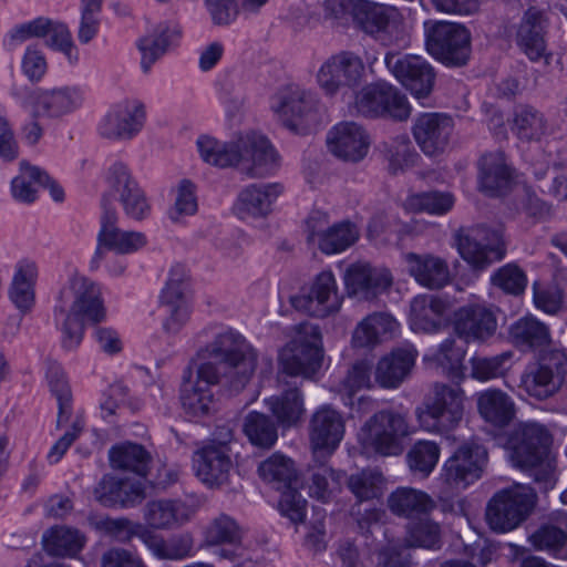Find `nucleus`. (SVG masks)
<instances>
[{"label":"nucleus","mask_w":567,"mask_h":567,"mask_svg":"<svg viewBox=\"0 0 567 567\" xmlns=\"http://www.w3.org/2000/svg\"><path fill=\"white\" fill-rule=\"evenodd\" d=\"M464 401V391L458 385L436 382L423 405L415 409V417L426 431L447 433L461 423Z\"/></svg>","instance_id":"5"},{"label":"nucleus","mask_w":567,"mask_h":567,"mask_svg":"<svg viewBox=\"0 0 567 567\" xmlns=\"http://www.w3.org/2000/svg\"><path fill=\"white\" fill-rule=\"evenodd\" d=\"M512 171L502 151L484 154L478 162V188L488 196H502L512 186Z\"/></svg>","instance_id":"27"},{"label":"nucleus","mask_w":567,"mask_h":567,"mask_svg":"<svg viewBox=\"0 0 567 567\" xmlns=\"http://www.w3.org/2000/svg\"><path fill=\"white\" fill-rule=\"evenodd\" d=\"M82 101L83 97L78 87L63 86L52 90H41L37 94L33 117H61L79 109Z\"/></svg>","instance_id":"31"},{"label":"nucleus","mask_w":567,"mask_h":567,"mask_svg":"<svg viewBox=\"0 0 567 567\" xmlns=\"http://www.w3.org/2000/svg\"><path fill=\"white\" fill-rule=\"evenodd\" d=\"M354 22L367 34L385 47L405 48L409 31L399 12L392 8L369 0H358Z\"/></svg>","instance_id":"11"},{"label":"nucleus","mask_w":567,"mask_h":567,"mask_svg":"<svg viewBox=\"0 0 567 567\" xmlns=\"http://www.w3.org/2000/svg\"><path fill=\"white\" fill-rule=\"evenodd\" d=\"M454 197L449 193L429 192L409 196L404 202L405 209L410 212H425L443 215L452 209Z\"/></svg>","instance_id":"57"},{"label":"nucleus","mask_w":567,"mask_h":567,"mask_svg":"<svg viewBox=\"0 0 567 567\" xmlns=\"http://www.w3.org/2000/svg\"><path fill=\"white\" fill-rule=\"evenodd\" d=\"M382 474L373 470H363L348 480V487L359 502L377 498L381 495Z\"/></svg>","instance_id":"60"},{"label":"nucleus","mask_w":567,"mask_h":567,"mask_svg":"<svg viewBox=\"0 0 567 567\" xmlns=\"http://www.w3.org/2000/svg\"><path fill=\"white\" fill-rule=\"evenodd\" d=\"M385 82L370 83L355 92L353 109L369 118H383Z\"/></svg>","instance_id":"55"},{"label":"nucleus","mask_w":567,"mask_h":567,"mask_svg":"<svg viewBox=\"0 0 567 567\" xmlns=\"http://www.w3.org/2000/svg\"><path fill=\"white\" fill-rule=\"evenodd\" d=\"M406 542L413 547L435 548L440 543V526L426 516L409 525Z\"/></svg>","instance_id":"61"},{"label":"nucleus","mask_w":567,"mask_h":567,"mask_svg":"<svg viewBox=\"0 0 567 567\" xmlns=\"http://www.w3.org/2000/svg\"><path fill=\"white\" fill-rule=\"evenodd\" d=\"M359 238L357 226L350 221H340L330 226L319 239L318 248L326 255L339 254L352 246Z\"/></svg>","instance_id":"54"},{"label":"nucleus","mask_w":567,"mask_h":567,"mask_svg":"<svg viewBox=\"0 0 567 567\" xmlns=\"http://www.w3.org/2000/svg\"><path fill=\"white\" fill-rule=\"evenodd\" d=\"M453 131V118L444 113H423L415 118L412 126L417 146L427 156L444 153Z\"/></svg>","instance_id":"20"},{"label":"nucleus","mask_w":567,"mask_h":567,"mask_svg":"<svg viewBox=\"0 0 567 567\" xmlns=\"http://www.w3.org/2000/svg\"><path fill=\"white\" fill-rule=\"evenodd\" d=\"M343 279L348 295L365 301L375 299L392 285V276L388 269L362 261L350 265Z\"/></svg>","instance_id":"22"},{"label":"nucleus","mask_w":567,"mask_h":567,"mask_svg":"<svg viewBox=\"0 0 567 567\" xmlns=\"http://www.w3.org/2000/svg\"><path fill=\"white\" fill-rule=\"evenodd\" d=\"M197 476L209 486H221L229 480L233 462L223 447L207 444L195 453Z\"/></svg>","instance_id":"29"},{"label":"nucleus","mask_w":567,"mask_h":567,"mask_svg":"<svg viewBox=\"0 0 567 567\" xmlns=\"http://www.w3.org/2000/svg\"><path fill=\"white\" fill-rule=\"evenodd\" d=\"M565 526L546 524L540 526L529 536L532 545L539 550L554 553L558 558L565 559L567 554L564 549L567 543V520Z\"/></svg>","instance_id":"56"},{"label":"nucleus","mask_w":567,"mask_h":567,"mask_svg":"<svg viewBox=\"0 0 567 567\" xmlns=\"http://www.w3.org/2000/svg\"><path fill=\"white\" fill-rule=\"evenodd\" d=\"M85 536L68 526H55L43 535V545L48 554L58 557H74L82 550Z\"/></svg>","instance_id":"44"},{"label":"nucleus","mask_w":567,"mask_h":567,"mask_svg":"<svg viewBox=\"0 0 567 567\" xmlns=\"http://www.w3.org/2000/svg\"><path fill=\"white\" fill-rule=\"evenodd\" d=\"M243 430L251 444L262 449H270L278 439L275 422L260 412H249L245 417Z\"/></svg>","instance_id":"52"},{"label":"nucleus","mask_w":567,"mask_h":567,"mask_svg":"<svg viewBox=\"0 0 567 567\" xmlns=\"http://www.w3.org/2000/svg\"><path fill=\"white\" fill-rule=\"evenodd\" d=\"M509 337L517 347H525L534 351L549 352L551 338L548 327L534 317H524L509 328Z\"/></svg>","instance_id":"40"},{"label":"nucleus","mask_w":567,"mask_h":567,"mask_svg":"<svg viewBox=\"0 0 567 567\" xmlns=\"http://www.w3.org/2000/svg\"><path fill=\"white\" fill-rule=\"evenodd\" d=\"M259 476L276 488H290L298 481V472L291 458L274 453L258 466Z\"/></svg>","instance_id":"48"},{"label":"nucleus","mask_w":567,"mask_h":567,"mask_svg":"<svg viewBox=\"0 0 567 567\" xmlns=\"http://www.w3.org/2000/svg\"><path fill=\"white\" fill-rule=\"evenodd\" d=\"M384 62L389 71L417 97H426L434 84L435 74L432 66L421 56L406 54L399 56L388 52Z\"/></svg>","instance_id":"18"},{"label":"nucleus","mask_w":567,"mask_h":567,"mask_svg":"<svg viewBox=\"0 0 567 567\" xmlns=\"http://www.w3.org/2000/svg\"><path fill=\"white\" fill-rule=\"evenodd\" d=\"M189 275L185 266L174 265L168 279L161 292L159 302L162 307L190 305L189 302Z\"/></svg>","instance_id":"53"},{"label":"nucleus","mask_w":567,"mask_h":567,"mask_svg":"<svg viewBox=\"0 0 567 567\" xmlns=\"http://www.w3.org/2000/svg\"><path fill=\"white\" fill-rule=\"evenodd\" d=\"M465 348L458 346L454 338L445 339L434 354L436 363L443 368L447 378L460 380L463 377Z\"/></svg>","instance_id":"59"},{"label":"nucleus","mask_w":567,"mask_h":567,"mask_svg":"<svg viewBox=\"0 0 567 567\" xmlns=\"http://www.w3.org/2000/svg\"><path fill=\"white\" fill-rule=\"evenodd\" d=\"M94 497L107 507H133L145 498V491L141 481L107 474L95 486Z\"/></svg>","instance_id":"26"},{"label":"nucleus","mask_w":567,"mask_h":567,"mask_svg":"<svg viewBox=\"0 0 567 567\" xmlns=\"http://www.w3.org/2000/svg\"><path fill=\"white\" fill-rule=\"evenodd\" d=\"M190 508L179 501L157 499L148 502L144 508V518L154 529H168L179 526L190 517Z\"/></svg>","instance_id":"37"},{"label":"nucleus","mask_w":567,"mask_h":567,"mask_svg":"<svg viewBox=\"0 0 567 567\" xmlns=\"http://www.w3.org/2000/svg\"><path fill=\"white\" fill-rule=\"evenodd\" d=\"M382 152L388 161V169L392 175H398L413 167L420 158L406 134L398 135L389 142H384Z\"/></svg>","instance_id":"49"},{"label":"nucleus","mask_w":567,"mask_h":567,"mask_svg":"<svg viewBox=\"0 0 567 567\" xmlns=\"http://www.w3.org/2000/svg\"><path fill=\"white\" fill-rule=\"evenodd\" d=\"M342 301L336 277L330 270L318 274L308 291L290 297V305L297 311L316 318H327L339 312Z\"/></svg>","instance_id":"15"},{"label":"nucleus","mask_w":567,"mask_h":567,"mask_svg":"<svg viewBox=\"0 0 567 567\" xmlns=\"http://www.w3.org/2000/svg\"><path fill=\"white\" fill-rule=\"evenodd\" d=\"M461 257L474 269H485L504 258L506 246L498 229L485 226L460 228L454 234Z\"/></svg>","instance_id":"13"},{"label":"nucleus","mask_w":567,"mask_h":567,"mask_svg":"<svg viewBox=\"0 0 567 567\" xmlns=\"http://www.w3.org/2000/svg\"><path fill=\"white\" fill-rule=\"evenodd\" d=\"M265 402L284 427L297 425L305 413L303 399L297 388L288 389L280 395L270 396Z\"/></svg>","instance_id":"46"},{"label":"nucleus","mask_w":567,"mask_h":567,"mask_svg":"<svg viewBox=\"0 0 567 567\" xmlns=\"http://www.w3.org/2000/svg\"><path fill=\"white\" fill-rule=\"evenodd\" d=\"M446 302L433 296H417L411 302V327L415 331L433 332L441 324Z\"/></svg>","instance_id":"43"},{"label":"nucleus","mask_w":567,"mask_h":567,"mask_svg":"<svg viewBox=\"0 0 567 567\" xmlns=\"http://www.w3.org/2000/svg\"><path fill=\"white\" fill-rule=\"evenodd\" d=\"M324 460H319V464L309 468V494L313 498L328 502L341 491L344 474L324 464Z\"/></svg>","instance_id":"45"},{"label":"nucleus","mask_w":567,"mask_h":567,"mask_svg":"<svg viewBox=\"0 0 567 567\" xmlns=\"http://www.w3.org/2000/svg\"><path fill=\"white\" fill-rule=\"evenodd\" d=\"M549 443L550 436L543 425L520 424L507 442L511 462L523 471H530L536 482L550 484L554 466L547 460Z\"/></svg>","instance_id":"4"},{"label":"nucleus","mask_w":567,"mask_h":567,"mask_svg":"<svg viewBox=\"0 0 567 567\" xmlns=\"http://www.w3.org/2000/svg\"><path fill=\"white\" fill-rule=\"evenodd\" d=\"M49 182V175L27 162L20 163V173L11 182V194L18 202L30 204L37 199L40 184Z\"/></svg>","instance_id":"50"},{"label":"nucleus","mask_w":567,"mask_h":567,"mask_svg":"<svg viewBox=\"0 0 567 567\" xmlns=\"http://www.w3.org/2000/svg\"><path fill=\"white\" fill-rule=\"evenodd\" d=\"M181 38L178 25L159 24L151 33L138 40L137 47L142 54L141 66L145 73L163 56Z\"/></svg>","instance_id":"35"},{"label":"nucleus","mask_w":567,"mask_h":567,"mask_svg":"<svg viewBox=\"0 0 567 567\" xmlns=\"http://www.w3.org/2000/svg\"><path fill=\"white\" fill-rule=\"evenodd\" d=\"M54 313L63 349H76L84 336L85 320L97 323L105 318L99 286L74 272L60 291Z\"/></svg>","instance_id":"3"},{"label":"nucleus","mask_w":567,"mask_h":567,"mask_svg":"<svg viewBox=\"0 0 567 567\" xmlns=\"http://www.w3.org/2000/svg\"><path fill=\"white\" fill-rule=\"evenodd\" d=\"M270 107L278 121L295 134L306 135L319 125L316 95L298 85L280 89L272 96Z\"/></svg>","instance_id":"7"},{"label":"nucleus","mask_w":567,"mask_h":567,"mask_svg":"<svg viewBox=\"0 0 567 567\" xmlns=\"http://www.w3.org/2000/svg\"><path fill=\"white\" fill-rule=\"evenodd\" d=\"M512 357L513 353L506 351L491 358H473L471 360V375L478 381H488L502 377L506 370L504 365Z\"/></svg>","instance_id":"62"},{"label":"nucleus","mask_w":567,"mask_h":567,"mask_svg":"<svg viewBox=\"0 0 567 567\" xmlns=\"http://www.w3.org/2000/svg\"><path fill=\"white\" fill-rule=\"evenodd\" d=\"M198 208L195 186L189 181H182L176 189V198L169 212L173 221H181L184 217L193 216Z\"/></svg>","instance_id":"63"},{"label":"nucleus","mask_w":567,"mask_h":567,"mask_svg":"<svg viewBox=\"0 0 567 567\" xmlns=\"http://www.w3.org/2000/svg\"><path fill=\"white\" fill-rule=\"evenodd\" d=\"M536 498L533 488L524 484H514L496 492L486 506L488 526L497 533L515 529L530 515Z\"/></svg>","instance_id":"8"},{"label":"nucleus","mask_w":567,"mask_h":567,"mask_svg":"<svg viewBox=\"0 0 567 567\" xmlns=\"http://www.w3.org/2000/svg\"><path fill=\"white\" fill-rule=\"evenodd\" d=\"M47 379L51 393L58 401L56 425L66 423L72 414V392L68 378L62 367L56 362H50L47 371Z\"/></svg>","instance_id":"51"},{"label":"nucleus","mask_w":567,"mask_h":567,"mask_svg":"<svg viewBox=\"0 0 567 567\" xmlns=\"http://www.w3.org/2000/svg\"><path fill=\"white\" fill-rule=\"evenodd\" d=\"M327 144L329 151L338 158L358 163L369 152L370 136L360 124L346 121L331 128Z\"/></svg>","instance_id":"23"},{"label":"nucleus","mask_w":567,"mask_h":567,"mask_svg":"<svg viewBox=\"0 0 567 567\" xmlns=\"http://www.w3.org/2000/svg\"><path fill=\"white\" fill-rule=\"evenodd\" d=\"M145 120L144 105L124 101L114 105L99 124L100 134L109 140L126 141L141 132Z\"/></svg>","instance_id":"21"},{"label":"nucleus","mask_w":567,"mask_h":567,"mask_svg":"<svg viewBox=\"0 0 567 567\" xmlns=\"http://www.w3.org/2000/svg\"><path fill=\"white\" fill-rule=\"evenodd\" d=\"M388 505L392 513L406 518H422L435 508V502L425 492L400 487L388 498Z\"/></svg>","instance_id":"39"},{"label":"nucleus","mask_w":567,"mask_h":567,"mask_svg":"<svg viewBox=\"0 0 567 567\" xmlns=\"http://www.w3.org/2000/svg\"><path fill=\"white\" fill-rule=\"evenodd\" d=\"M112 467L131 471L138 476H146L152 457L143 445L136 443H122L110 450Z\"/></svg>","instance_id":"47"},{"label":"nucleus","mask_w":567,"mask_h":567,"mask_svg":"<svg viewBox=\"0 0 567 567\" xmlns=\"http://www.w3.org/2000/svg\"><path fill=\"white\" fill-rule=\"evenodd\" d=\"M344 435V420L330 405L318 408L309 421V442L315 461L328 458L339 446Z\"/></svg>","instance_id":"17"},{"label":"nucleus","mask_w":567,"mask_h":567,"mask_svg":"<svg viewBox=\"0 0 567 567\" xmlns=\"http://www.w3.org/2000/svg\"><path fill=\"white\" fill-rule=\"evenodd\" d=\"M243 528L230 516L220 514L212 520L206 529L205 540L208 545H233L234 549L217 548L215 556L219 559L235 560L243 556L241 548Z\"/></svg>","instance_id":"33"},{"label":"nucleus","mask_w":567,"mask_h":567,"mask_svg":"<svg viewBox=\"0 0 567 567\" xmlns=\"http://www.w3.org/2000/svg\"><path fill=\"white\" fill-rule=\"evenodd\" d=\"M496 329V316L485 306L467 305L455 312L454 331L466 342H483L494 336Z\"/></svg>","instance_id":"25"},{"label":"nucleus","mask_w":567,"mask_h":567,"mask_svg":"<svg viewBox=\"0 0 567 567\" xmlns=\"http://www.w3.org/2000/svg\"><path fill=\"white\" fill-rule=\"evenodd\" d=\"M413 430L408 415L393 410L374 413L360 430V442L383 456H398L404 451V441Z\"/></svg>","instance_id":"6"},{"label":"nucleus","mask_w":567,"mask_h":567,"mask_svg":"<svg viewBox=\"0 0 567 567\" xmlns=\"http://www.w3.org/2000/svg\"><path fill=\"white\" fill-rule=\"evenodd\" d=\"M38 270L32 261H20L9 288V298L22 313H29L35 303V281Z\"/></svg>","instance_id":"38"},{"label":"nucleus","mask_w":567,"mask_h":567,"mask_svg":"<svg viewBox=\"0 0 567 567\" xmlns=\"http://www.w3.org/2000/svg\"><path fill=\"white\" fill-rule=\"evenodd\" d=\"M323 360L322 340L319 327L300 323L295 338L280 353L284 373L291 377L312 378L321 368Z\"/></svg>","instance_id":"10"},{"label":"nucleus","mask_w":567,"mask_h":567,"mask_svg":"<svg viewBox=\"0 0 567 567\" xmlns=\"http://www.w3.org/2000/svg\"><path fill=\"white\" fill-rule=\"evenodd\" d=\"M567 357L564 350L550 348L549 352L538 355L536 363L522 374L519 386L537 400H546L561 386Z\"/></svg>","instance_id":"14"},{"label":"nucleus","mask_w":567,"mask_h":567,"mask_svg":"<svg viewBox=\"0 0 567 567\" xmlns=\"http://www.w3.org/2000/svg\"><path fill=\"white\" fill-rule=\"evenodd\" d=\"M257 367V352L238 332L217 334L199 348L183 373L181 402L193 416L208 414L214 400L212 386L243 390Z\"/></svg>","instance_id":"1"},{"label":"nucleus","mask_w":567,"mask_h":567,"mask_svg":"<svg viewBox=\"0 0 567 567\" xmlns=\"http://www.w3.org/2000/svg\"><path fill=\"white\" fill-rule=\"evenodd\" d=\"M383 109V118L398 122L406 121L412 111L406 96L399 89L388 83L384 90Z\"/></svg>","instance_id":"64"},{"label":"nucleus","mask_w":567,"mask_h":567,"mask_svg":"<svg viewBox=\"0 0 567 567\" xmlns=\"http://www.w3.org/2000/svg\"><path fill=\"white\" fill-rule=\"evenodd\" d=\"M279 183L251 184L238 195L236 210L241 218L262 217L270 213L274 202L282 193Z\"/></svg>","instance_id":"32"},{"label":"nucleus","mask_w":567,"mask_h":567,"mask_svg":"<svg viewBox=\"0 0 567 567\" xmlns=\"http://www.w3.org/2000/svg\"><path fill=\"white\" fill-rule=\"evenodd\" d=\"M107 182L111 189L118 195L125 214L141 220L148 213V204L143 190L123 163H115L109 169Z\"/></svg>","instance_id":"24"},{"label":"nucleus","mask_w":567,"mask_h":567,"mask_svg":"<svg viewBox=\"0 0 567 567\" xmlns=\"http://www.w3.org/2000/svg\"><path fill=\"white\" fill-rule=\"evenodd\" d=\"M476 402L480 415L494 426L504 427L515 417L514 400L499 389L480 392Z\"/></svg>","instance_id":"36"},{"label":"nucleus","mask_w":567,"mask_h":567,"mask_svg":"<svg viewBox=\"0 0 567 567\" xmlns=\"http://www.w3.org/2000/svg\"><path fill=\"white\" fill-rule=\"evenodd\" d=\"M197 146L206 163L218 167L235 166L251 178L270 175L280 162L268 138L255 132L239 135L227 143L204 135L198 138Z\"/></svg>","instance_id":"2"},{"label":"nucleus","mask_w":567,"mask_h":567,"mask_svg":"<svg viewBox=\"0 0 567 567\" xmlns=\"http://www.w3.org/2000/svg\"><path fill=\"white\" fill-rule=\"evenodd\" d=\"M486 464V449L477 442H466L445 461L441 480L450 488L464 489L481 478Z\"/></svg>","instance_id":"16"},{"label":"nucleus","mask_w":567,"mask_h":567,"mask_svg":"<svg viewBox=\"0 0 567 567\" xmlns=\"http://www.w3.org/2000/svg\"><path fill=\"white\" fill-rule=\"evenodd\" d=\"M363 58L354 51L341 50L328 56L319 66L316 81L328 96H334L341 89H355L365 79L367 68H372L375 55Z\"/></svg>","instance_id":"9"},{"label":"nucleus","mask_w":567,"mask_h":567,"mask_svg":"<svg viewBox=\"0 0 567 567\" xmlns=\"http://www.w3.org/2000/svg\"><path fill=\"white\" fill-rule=\"evenodd\" d=\"M425 45L427 52L445 65L462 66L471 54V33L460 23L447 21H427Z\"/></svg>","instance_id":"12"},{"label":"nucleus","mask_w":567,"mask_h":567,"mask_svg":"<svg viewBox=\"0 0 567 567\" xmlns=\"http://www.w3.org/2000/svg\"><path fill=\"white\" fill-rule=\"evenodd\" d=\"M398 322L388 313L375 312L362 319L353 330L352 346L354 348H372L384 337L392 334Z\"/></svg>","instance_id":"41"},{"label":"nucleus","mask_w":567,"mask_h":567,"mask_svg":"<svg viewBox=\"0 0 567 567\" xmlns=\"http://www.w3.org/2000/svg\"><path fill=\"white\" fill-rule=\"evenodd\" d=\"M440 453V446L435 442L417 441L406 454L408 465L412 472L429 476L439 461Z\"/></svg>","instance_id":"58"},{"label":"nucleus","mask_w":567,"mask_h":567,"mask_svg":"<svg viewBox=\"0 0 567 567\" xmlns=\"http://www.w3.org/2000/svg\"><path fill=\"white\" fill-rule=\"evenodd\" d=\"M417 351L412 344H403L383 357L375 369V381L382 388H396L410 374Z\"/></svg>","instance_id":"28"},{"label":"nucleus","mask_w":567,"mask_h":567,"mask_svg":"<svg viewBox=\"0 0 567 567\" xmlns=\"http://www.w3.org/2000/svg\"><path fill=\"white\" fill-rule=\"evenodd\" d=\"M547 19L544 11L530 7L524 13V17L516 31V42L524 53L532 60L537 61L545 56V29Z\"/></svg>","instance_id":"30"},{"label":"nucleus","mask_w":567,"mask_h":567,"mask_svg":"<svg viewBox=\"0 0 567 567\" xmlns=\"http://www.w3.org/2000/svg\"><path fill=\"white\" fill-rule=\"evenodd\" d=\"M410 275L422 286L430 289H440L450 280L447 262L433 255H405Z\"/></svg>","instance_id":"34"},{"label":"nucleus","mask_w":567,"mask_h":567,"mask_svg":"<svg viewBox=\"0 0 567 567\" xmlns=\"http://www.w3.org/2000/svg\"><path fill=\"white\" fill-rule=\"evenodd\" d=\"M511 130L523 142H539L549 133V124L539 110L530 105H518L513 113Z\"/></svg>","instance_id":"42"},{"label":"nucleus","mask_w":567,"mask_h":567,"mask_svg":"<svg viewBox=\"0 0 567 567\" xmlns=\"http://www.w3.org/2000/svg\"><path fill=\"white\" fill-rule=\"evenodd\" d=\"M102 209L96 254H100L101 248H106L116 255H131L146 246L147 238L144 233L122 230L116 226L117 214L107 196H104L102 199Z\"/></svg>","instance_id":"19"}]
</instances>
